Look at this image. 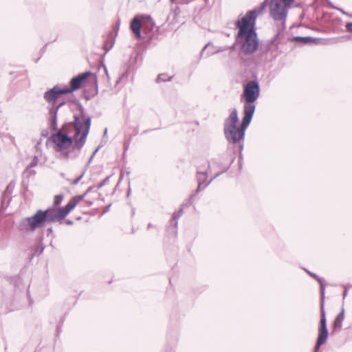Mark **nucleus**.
Masks as SVG:
<instances>
[{
    "mask_svg": "<svg viewBox=\"0 0 352 352\" xmlns=\"http://www.w3.org/2000/svg\"><path fill=\"white\" fill-rule=\"evenodd\" d=\"M80 114H74V120L64 124L57 132L51 137L52 142L56 146L57 151H63L66 159H68L69 153L65 150L72 145V149L77 151L74 157L78 156L80 150L85 145L87 137L89 134L91 120L89 116L85 115L84 108L80 105Z\"/></svg>",
    "mask_w": 352,
    "mask_h": 352,
    "instance_id": "obj_1",
    "label": "nucleus"
},
{
    "mask_svg": "<svg viewBox=\"0 0 352 352\" xmlns=\"http://www.w3.org/2000/svg\"><path fill=\"white\" fill-rule=\"evenodd\" d=\"M267 6V0L264 1L258 10L248 11L246 14L236 23L239 32L236 36V43L241 46V50L245 55H252L259 47L255 25L256 19Z\"/></svg>",
    "mask_w": 352,
    "mask_h": 352,
    "instance_id": "obj_2",
    "label": "nucleus"
},
{
    "mask_svg": "<svg viewBox=\"0 0 352 352\" xmlns=\"http://www.w3.org/2000/svg\"><path fill=\"white\" fill-rule=\"evenodd\" d=\"M252 119V117L244 114L241 124L238 127L236 126L239 122L238 111L234 109L225 120L223 125V132L228 142L233 144H240L241 147L243 148L245 131L250 124Z\"/></svg>",
    "mask_w": 352,
    "mask_h": 352,
    "instance_id": "obj_3",
    "label": "nucleus"
},
{
    "mask_svg": "<svg viewBox=\"0 0 352 352\" xmlns=\"http://www.w3.org/2000/svg\"><path fill=\"white\" fill-rule=\"evenodd\" d=\"M67 94L65 89H60L58 85L45 91L43 94L44 100L51 105L47 107L50 114V127L52 131L57 129V114L59 109L65 104L64 102L54 105L56 100L62 95Z\"/></svg>",
    "mask_w": 352,
    "mask_h": 352,
    "instance_id": "obj_4",
    "label": "nucleus"
},
{
    "mask_svg": "<svg viewBox=\"0 0 352 352\" xmlns=\"http://www.w3.org/2000/svg\"><path fill=\"white\" fill-rule=\"evenodd\" d=\"M260 87L258 82L255 80L249 81L243 88L241 96V101L244 102L243 113L245 115L253 117L256 106L254 102L258 98Z\"/></svg>",
    "mask_w": 352,
    "mask_h": 352,
    "instance_id": "obj_5",
    "label": "nucleus"
},
{
    "mask_svg": "<svg viewBox=\"0 0 352 352\" xmlns=\"http://www.w3.org/2000/svg\"><path fill=\"white\" fill-rule=\"evenodd\" d=\"M46 214L43 210H38L31 217L23 218L17 225V230L23 234L34 232L46 223Z\"/></svg>",
    "mask_w": 352,
    "mask_h": 352,
    "instance_id": "obj_6",
    "label": "nucleus"
},
{
    "mask_svg": "<svg viewBox=\"0 0 352 352\" xmlns=\"http://www.w3.org/2000/svg\"><path fill=\"white\" fill-rule=\"evenodd\" d=\"M288 5L283 1V0H271L270 3V15L275 21H281L285 23Z\"/></svg>",
    "mask_w": 352,
    "mask_h": 352,
    "instance_id": "obj_7",
    "label": "nucleus"
},
{
    "mask_svg": "<svg viewBox=\"0 0 352 352\" xmlns=\"http://www.w3.org/2000/svg\"><path fill=\"white\" fill-rule=\"evenodd\" d=\"M72 210L71 208L67 204L63 208H50L44 212L46 214V222L48 223H55V222H60L63 219H64L67 215Z\"/></svg>",
    "mask_w": 352,
    "mask_h": 352,
    "instance_id": "obj_8",
    "label": "nucleus"
},
{
    "mask_svg": "<svg viewBox=\"0 0 352 352\" xmlns=\"http://www.w3.org/2000/svg\"><path fill=\"white\" fill-rule=\"evenodd\" d=\"M89 77H90V80L91 82L94 84L96 86V90L98 89V80L96 75L93 74L91 72H86L85 73L80 74L78 76L74 77L72 78L70 81V88H65L67 94L72 93L77 89H78L82 83L87 80Z\"/></svg>",
    "mask_w": 352,
    "mask_h": 352,
    "instance_id": "obj_9",
    "label": "nucleus"
},
{
    "mask_svg": "<svg viewBox=\"0 0 352 352\" xmlns=\"http://www.w3.org/2000/svg\"><path fill=\"white\" fill-rule=\"evenodd\" d=\"M328 335L329 332L327 327V320L320 318V326L318 329V337L317 339L316 344L314 347V352H318L320 346L326 342Z\"/></svg>",
    "mask_w": 352,
    "mask_h": 352,
    "instance_id": "obj_10",
    "label": "nucleus"
},
{
    "mask_svg": "<svg viewBox=\"0 0 352 352\" xmlns=\"http://www.w3.org/2000/svg\"><path fill=\"white\" fill-rule=\"evenodd\" d=\"M221 174V173H217L212 178H211L209 181H206L207 179V176H208V174H207V172H200V171H197V182H198V186H197V188L196 190V192L195 194H192L190 197V200H192L193 199H195V195L199 193V192L200 190H202V188L201 186H203V188L208 186L211 182L212 181L215 179L216 177H217L218 176H219Z\"/></svg>",
    "mask_w": 352,
    "mask_h": 352,
    "instance_id": "obj_11",
    "label": "nucleus"
},
{
    "mask_svg": "<svg viewBox=\"0 0 352 352\" xmlns=\"http://www.w3.org/2000/svg\"><path fill=\"white\" fill-rule=\"evenodd\" d=\"M344 319V309L342 308L340 313L336 317L333 324V332H340Z\"/></svg>",
    "mask_w": 352,
    "mask_h": 352,
    "instance_id": "obj_12",
    "label": "nucleus"
},
{
    "mask_svg": "<svg viewBox=\"0 0 352 352\" xmlns=\"http://www.w3.org/2000/svg\"><path fill=\"white\" fill-rule=\"evenodd\" d=\"M320 285V296H321V302H320V318L326 319V314L324 311V290L325 285L323 283V280H321V282H318Z\"/></svg>",
    "mask_w": 352,
    "mask_h": 352,
    "instance_id": "obj_13",
    "label": "nucleus"
},
{
    "mask_svg": "<svg viewBox=\"0 0 352 352\" xmlns=\"http://www.w3.org/2000/svg\"><path fill=\"white\" fill-rule=\"evenodd\" d=\"M292 40L297 43H300L302 44H308L310 43H318L320 39L317 38H314L311 36H294Z\"/></svg>",
    "mask_w": 352,
    "mask_h": 352,
    "instance_id": "obj_14",
    "label": "nucleus"
},
{
    "mask_svg": "<svg viewBox=\"0 0 352 352\" xmlns=\"http://www.w3.org/2000/svg\"><path fill=\"white\" fill-rule=\"evenodd\" d=\"M131 30L133 32L136 37L140 38L141 37V23L138 18L136 16L135 17L131 23Z\"/></svg>",
    "mask_w": 352,
    "mask_h": 352,
    "instance_id": "obj_15",
    "label": "nucleus"
},
{
    "mask_svg": "<svg viewBox=\"0 0 352 352\" xmlns=\"http://www.w3.org/2000/svg\"><path fill=\"white\" fill-rule=\"evenodd\" d=\"M87 194L88 193H87V191H85L82 195L73 197L67 204L71 208V209L73 210L80 201L84 199Z\"/></svg>",
    "mask_w": 352,
    "mask_h": 352,
    "instance_id": "obj_16",
    "label": "nucleus"
},
{
    "mask_svg": "<svg viewBox=\"0 0 352 352\" xmlns=\"http://www.w3.org/2000/svg\"><path fill=\"white\" fill-rule=\"evenodd\" d=\"M183 214V210L181 209L177 212H175L173 214L171 222L174 223V228L177 229V224H178V219L180 218V217Z\"/></svg>",
    "mask_w": 352,
    "mask_h": 352,
    "instance_id": "obj_17",
    "label": "nucleus"
},
{
    "mask_svg": "<svg viewBox=\"0 0 352 352\" xmlns=\"http://www.w3.org/2000/svg\"><path fill=\"white\" fill-rule=\"evenodd\" d=\"M172 77H167L165 74H159L157 78V82H166L171 80Z\"/></svg>",
    "mask_w": 352,
    "mask_h": 352,
    "instance_id": "obj_18",
    "label": "nucleus"
},
{
    "mask_svg": "<svg viewBox=\"0 0 352 352\" xmlns=\"http://www.w3.org/2000/svg\"><path fill=\"white\" fill-rule=\"evenodd\" d=\"M63 195H57L54 197V205L55 206H58L63 201Z\"/></svg>",
    "mask_w": 352,
    "mask_h": 352,
    "instance_id": "obj_19",
    "label": "nucleus"
},
{
    "mask_svg": "<svg viewBox=\"0 0 352 352\" xmlns=\"http://www.w3.org/2000/svg\"><path fill=\"white\" fill-rule=\"evenodd\" d=\"M38 162V159L34 156L31 163L27 166V169L36 166Z\"/></svg>",
    "mask_w": 352,
    "mask_h": 352,
    "instance_id": "obj_20",
    "label": "nucleus"
},
{
    "mask_svg": "<svg viewBox=\"0 0 352 352\" xmlns=\"http://www.w3.org/2000/svg\"><path fill=\"white\" fill-rule=\"evenodd\" d=\"M111 176L107 177L104 179H103L100 184L96 186V189L98 190L104 186L109 180Z\"/></svg>",
    "mask_w": 352,
    "mask_h": 352,
    "instance_id": "obj_21",
    "label": "nucleus"
},
{
    "mask_svg": "<svg viewBox=\"0 0 352 352\" xmlns=\"http://www.w3.org/2000/svg\"><path fill=\"white\" fill-rule=\"evenodd\" d=\"M306 272L314 279H316L318 282H321L322 278H320L318 276H317L316 274L312 273L308 270H306Z\"/></svg>",
    "mask_w": 352,
    "mask_h": 352,
    "instance_id": "obj_22",
    "label": "nucleus"
},
{
    "mask_svg": "<svg viewBox=\"0 0 352 352\" xmlns=\"http://www.w3.org/2000/svg\"><path fill=\"white\" fill-rule=\"evenodd\" d=\"M85 175V172H83L78 177H77L75 180H74L72 182V185H76L78 184V182L81 180V179Z\"/></svg>",
    "mask_w": 352,
    "mask_h": 352,
    "instance_id": "obj_23",
    "label": "nucleus"
},
{
    "mask_svg": "<svg viewBox=\"0 0 352 352\" xmlns=\"http://www.w3.org/2000/svg\"><path fill=\"white\" fill-rule=\"evenodd\" d=\"M279 36H280V33H277V34L274 36V37L272 39V41H271V43H272V44H274V43H275V44H278V41H278V39L279 38Z\"/></svg>",
    "mask_w": 352,
    "mask_h": 352,
    "instance_id": "obj_24",
    "label": "nucleus"
},
{
    "mask_svg": "<svg viewBox=\"0 0 352 352\" xmlns=\"http://www.w3.org/2000/svg\"><path fill=\"white\" fill-rule=\"evenodd\" d=\"M345 27L348 32H352V22L347 23Z\"/></svg>",
    "mask_w": 352,
    "mask_h": 352,
    "instance_id": "obj_25",
    "label": "nucleus"
},
{
    "mask_svg": "<svg viewBox=\"0 0 352 352\" xmlns=\"http://www.w3.org/2000/svg\"><path fill=\"white\" fill-rule=\"evenodd\" d=\"M344 292H343V300L346 298L348 294V287L346 285H343Z\"/></svg>",
    "mask_w": 352,
    "mask_h": 352,
    "instance_id": "obj_26",
    "label": "nucleus"
},
{
    "mask_svg": "<svg viewBox=\"0 0 352 352\" xmlns=\"http://www.w3.org/2000/svg\"><path fill=\"white\" fill-rule=\"evenodd\" d=\"M94 190H97L96 189V187L95 186H90L87 188V190H86L87 191V193H89L90 192Z\"/></svg>",
    "mask_w": 352,
    "mask_h": 352,
    "instance_id": "obj_27",
    "label": "nucleus"
},
{
    "mask_svg": "<svg viewBox=\"0 0 352 352\" xmlns=\"http://www.w3.org/2000/svg\"><path fill=\"white\" fill-rule=\"evenodd\" d=\"M294 0H283L284 3L287 4L288 6H290Z\"/></svg>",
    "mask_w": 352,
    "mask_h": 352,
    "instance_id": "obj_28",
    "label": "nucleus"
},
{
    "mask_svg": "<svg viewBox=\"0 0 352 352\" xmlns=\"http://www.w3.org/2000/svg\"><path fill=\"white\" fill-rule=\"evenodd\" d=\"M112 46H113V44H111V45L109 46V47H107V45H105V46H104V49H105V50H106V52H109V50L112 47Z\"/></svg>",
    "mask_w": 352,
    "mask_h": 352,
    "instance_id": "obj_29",
    "label": "nucleus"
},
{
    "mask_svg": "<svg viewBox=\"0 0 352 352\" xmlns=\"http://www.w3.org/2000/svg\"><path fill=\"white\" fill-rule=\"evenodd\" d=\"M98 148L94 152V153L92 154V155L91 156L90 159H89V161H91L92 160V158L94 157V156L95 155V154L97 153V151H98Z\"/></svg>",
    "mask_w": 352,
    "mask_h": 352,
    "instance_id": "obj_30",
    "label": "nucleus"
},
{
    "mask_svg": "<svg viewBox=\"0 0 352 352\" xmlns=\"http://www.w3.org/2000/svg\"><path fill=\"white\" fill-rule=\"evenodd\" d=\"M338 10H340L342 14H346V15H349V14H348V13H346L345 11H344L342 9L339 8Z\"/></svg>",
    "mask_w": 352,
    "mask_h": 352,
    "instance_id": "obj_31",
    "label": "nucleus"
},
{
    "mask_svg": "<svg viewBox=\"0 0 352 352\" xmlns=\"http://www.w3.org/2000/svg\"><path fill=\"white\" fill-rule=\"evenodd\" d=\"M209 46H210V43H208L207 45H206V46L204 47V49H203V50H202V53H204V50H205L207 47H208Z\"/></svg>",
    "mask_w": 352,
    "mask_h": 352,
    "instance_id": "obj_32",
    "label": "nucleus"
},
{
    "mask_svg": "<svg viewBox=\"0 0 352 352\" xmlns=\"http://www.w3.org/2000/svg\"><path fill=\"white\" fill-rule=\"evenodd\" d=\"M52 232V228H50L47 229V234H50Z\"/></svg>",
    "mask_w": 352,
    "mask_h": 352,
    "instance_id": "obj_33",
    "label": "nucleus"
},
{
    "mask_svg": "<svg viewBox=\"0 0 352 352\" xmlns=\"http://www.w3.org/2000/svg\"><path fill=\"white\" fill-rule=\"evenodd\" d=\"M67 223L68 225H72V224H73V221H71V220H68V221H67Z\"/></svg>",
    "mask_w": 352,
    "mask_h": 352,
    "instance_id": "obj_34",
    "label": "nucleus"
},
{
    "mask_svg": "<svg viewBox=\"0 0 352 352\" xmlns=\"http://www.w3.org/2000/svg\"><path fill=\"white\" fill-rule=\"evenodd\" d=\"M226 50V49H224V48H221L220 50H217V52H221V51H223V50Z\"/></svg>",
    "mask_w": 352,
    "mask_h": 352,
    "instance_id": "obj_35",
    "label": "nucleus"
},
{
    "mask_svg": "<svg viewBox=\"0 0 352 352\" xmlns=\"http://www.w3.org/2000/svg\"><path fill=\"white\" fill-rule=\"evenodd\" d=\"M10 186H11V184L8 186L7 189H9Z\"/></svg>",
    "mask_w": 352,
    "mask_h": 352,
    "instance_id": "obj_36",
    "label": "nucleus"
},
{
    "mask_svg": "<svg viewBox=\"0 0 352 352\" xmlns=\"http://www.w3.org/2000/svg\"><path fill=\"white\" fill-rule=\"evenodd\" d=\"M151 227V223H149V224L148 225V228H150Z\"/></svg>",
    "mask_w": 352,
    "mask_h": 352,
    "instance_id": "obj_37",
    "label": "nucleus"
},
{
    "mask_svg": "<svg viewBox=\"0 0 352 352\" xmlns=\"http://www.w3.org/2000/svg\"><path fill=\"white\" fill-rule=\"evenodd\" d=\"M129 194H130V189L129 190V192H128L127 195L129 196Z\"/></svg>",
    "mask_w": 352,
    "mask_h": 352,
    "instance_id": "obj_38",
    "label": "nucleus"
},
{
    "mask_svg": "<svg viewBox=\"0 0 352 352\" xmlns=\"http://www.w3.org/2000/svg\"><path fill=\"white\" fill-rule=\"evenodd\" d=\"M43 249H41V252H39V254H41V252H43Z\"/></svg>",
    "mask_w": 352,
    "mask_h": 352,
    "instance_id": "obj_39",
    "label": "nucleus"
},
{
    "mask_svg": "<svg viewBox=\"0 0 352 352\" xmlns=\"http://www.w3.org/2000/svg\"><path fill=\"white\" fill-rule=\"evenodd\" d=\"M43 249H41V252H39V254H41V252H43Z\"/></svg>",
    "mask_w": 352,
    "mask_h": 352,
    "instance_id": "obj_40",
    "label": "nucleus"
},
{
    "mask_svg": "<svg viewBox=\"0 0 352 352\" xmlns=\"http://www.w3.org/2000/svg\"><path fill=\"white\" fill-rule=\"evenodd\" d=\"M43 249H41V252H39V254H41V252H43Z\"/></svg>",
    "mask_w": 352,
    "mask_h": 352,
    "instance_id": "obj_41",
    "label": "nucleus"
},
{
    "mask_svg": "<svg viewBox=\"0 0 352 352\" xmlns=\"http://www.w3.org/2000/svg\"><path fill=\"white\" fill-rule=\"evenodd\" d=\"M348 16H349L350 17H352V15H351V14H349Z\"/></svg>",
    "mask_w": 352,
    "mask_h": 352,
    "instance_id": "obj_42",
    "label": "nucleus"
}]
</instances>
